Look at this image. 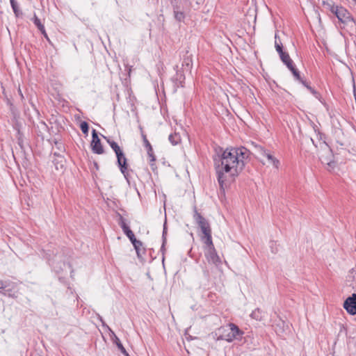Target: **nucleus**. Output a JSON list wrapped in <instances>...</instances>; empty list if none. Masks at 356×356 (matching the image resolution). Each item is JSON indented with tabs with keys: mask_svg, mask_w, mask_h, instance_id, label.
<instances>
[{
	"mask_svg": "<svg viewBox=\"0 0 356 356\" xmlns=\"http://www.w3.org/2000/svg\"><path fill=\"white\" fill-rule=\"evenodd\" d=\"M249 156L250 151L244 147H227L213 156L217 180L222 193L244 169Z\"/></svg>",
	"mask_w": 356,
	"mask_h": 356,
	"instance_id": "1",
	"label": "nucleus"
},
{
	"mask_svg": "<svg viewBox=\"0 0 356 356\" xmlns=\"http://www.w3.org/2000/svg\"><path fill=\"white\" fill-rule=\"evenodd\" d=\"M311 142L318 147L319 159L322 164L325 165L326 169L331 172L336 166V162L334 160V154L332 149L326 143L325 141H321L319 143L318 147L314 144V141L312 138H310Z\"/></svg>",
	"mask_w": 356,
	"mask_h": 356,
	"instance_id": "2",
	"label": "nucleus"
},
{
	"mask_svg": "<svg viewBox=\"0 0 356 356\" xmlns=\"http://www.w3.org/2000/svg\"><path fill=\"white\" fill-rule=\"evenodd\" d=\"M224 332L220 339L227 342H232L235 339H239L243 334V332L237 325L234 323H229L227 327L223 328Z\"/></svg>",
	"mask_w": 356,
	"mask_h": 356,
	"instance_id": "3",
	"label": "nucleus"
},
{
	"mask_svg": "<svg viewBox=\"0 0 356 356\" xmlns=\"http://www.w3.org/2000/svg\"><path fill=\"white\" fill-rule=\"evenodd\" d=\"M327 6H329L331 13L334 14L339 21L343 24L353 17L352 15L342 6H339L332 3H328Z\"/></svg>",
	"mask_w": 356,
	"mask_h": 356,
	"instance_id": "4",
	"label": "nucleus"
},
{
	"mask_svg": "<svg viewBox=\"0 0 356 356\" xmlns=\"http://www.w3.org/2000/svg\"><path fill=\"white\" fill-rule=\"evenodd\" d=\"M115 154L117 157V163L120 170L124 175L127 182H129V173L128 170L127 159L121 149L117 152Z\"/></svg>",
	"mask_w": 356,
	"mask_h": 356,
	"instance_id": "5",
	"label": "nucleus"
},
{
	"mask_svg": "<svg viewBox=\"0 0 356 356\" xmlns=\"http://www.w3.org/2000/svg\"><path fill=\"white\" fill-rule=\"evenodd\" d=\"M193 218L198 227L200 228L203 234L211 233V229L209 221L198 213L196 209L194 211Z\"/></svg>",
	"mask_w": 356,
	"mask_h": 356,
	"instance_id": "6",
	"label": "nucleus"
},
{
	"mask_svg": "<svg viewBox=\"0 0 356 356\" xmlns=\"http://www.w3.org/2000/svg\"><path fill=\"white\" fill-rule=\"evenodd\" d=\"M92 151L95 154H102L104 152V148L101 140L98 137L97 131L95 129L92 131V140L90 143Z\"/></svg>",
	"mask_w": 356,
	"mask_h": 356,
	"instance_id": "7",
	"label": "nucleus"
},
{
	"mask_svg": "<svg viewBox=\"0 0 356 356\" xmlns=\"http://www.w3.org/2000/svg\"><path fill=\"white\" fill-rule=\"evenodd\" d=\"M204 256L209 263L218 266L221 264V259L217 254L215 247L204 250Z\"/></svg>",
	"mask_w": 356,
	"mask_h": 356,
	"instance_id": "8",
	"label": "nucleus"
},
{
	"mask_svg": "<svg viewBox=\"0 0 356 356\" xmlns=\"http://www.w3.org/2000/svg\"><path fill=\"white\" fill-rule=\"evenodd\" d=\"M343 307L348 314H356V293L346 298L343 302Z\"/></svg>",
	"mask_w": 356,
	"mask_h": 356,
	"instance_id": "9",
	"label": "nucleus"
},
{
	"mask_svg": "<svg viewBox=\"0 0 356 356\" xmlns=\"http://www.w3.org/2000/svg\"><path fill=\"white\" fill-rule=\"evenodd\" d=\"M258 152L260 155L266 157L268 160V162L272 164L275 168L277 169L279 168L280 161L277 159L273 155H272L269 151L259 146L258 147Z\"/></svg>",
	"mask_w": 356,
	"mask_h": 356,
	"instance_id": "10",
	"label": "nucleus"
},
{
	"mask_svg": "<svg viewBox=\"0 0 356 356\" xmlns=\"http://www.w3.org/2000/svg\"><path fill=\"white\" fill-rule=\"evenodd\" d=\"M118 216H119L118 225L122 228L124 234L127 236V238L131 242L132 240H134L136 238L134 234L131 230L129 227L127 225V223L125 222V219L120 214H118Z\"/></svg>",
	"mask_w": 356,
	"mask_h": 356,
	"instance_id": "11",
	"label": "nucleus"
},
{
	"mask_svg": "<svg viewBox=\"0 0 356 356\" xmlns=\"http://www.w3.org/2000/svg\"><path fill=\"white\" fill-rule=\"evenodd\" d=\"M343 29H346L350 34L356 33V22L352 17L343 24Z\"/></svg>",
	"mask_w": 356,
	"mask_h": 356,
	"instance_id": "12",
	"label": "nucleus"
},
{
	"mask_svg": "<svg viewBox=\"0 0 356 356\" xmlns=\"http://www.w3.org/2000/svg\"><path fill=\"white\" fill-rule=\"evenodd\" d=\"M201 241L203 242L204 246V250L205 249H209V248H213L214 245L212 241V236L211 233H208L206 234H203V236L201 237Z\"/></svg>",
	"mask_w": 356,
	"mask_h": 356,
	"instance_id": "13",
	"label": "nucleus"
},
{
	"mask_svg": "<svg viewBox=\"0 0 356 356\" xmlns=\"http://www.w3.org/2000/svg\"><path fill=\"white\" fill-rule=\"evenodd\" d=\"M111 336H113V343L116 344L118 349L120 350V352L124 355L125 356H129L128 353L127 352L126 349L124 348L123 345L122 344L120 339L115 335L114 332L111 331Z\"/></svg>",
	"mask_w": 356,
	"mask_h": 356,
	"instance_id": "14",
	"label": "nucleus"
},
{
	"mask_svg": "<svg viewBox=\"0 0 356 356\" xmlns=\"http://www.w3.org/2000/svg\"><path fill=\"white\" fill-rule=\"evenodd\" d=\"M178 6H174V8H173L174 16H175V18L176 19V20H177L179 22H181L185 18V14L183 10H180Z\"/></svg>",
	"mask_w": 356,
	"mask_h": 356,
	"instance_id": "15",
	"label": "nucleus"
},
{
	"mask_svg": "<svg viewBox=\"0 0 356 356\" xmlns=\"http://www.w3.org/2000/svg\"><path fill=\"white\" fill-rule=\"evenodd\" d=\"M250 317L257 321H261L264 317V312L261 309L257 308L252 311Z\"/></svg>",
	"mask_w": 356,
	"mask_h": 356,
	"instance_id": "16",
	"label": "nucleus"
},
{
	"mask_svg": "<svg viewBox=\"0 0 356 356\" xmlns=\"http://www.w3.org/2000/svg\"><path fill=\"white\" fill-rule=\"evenodd\" d=\"M279 55L281 60L286 65V67L293 63L287 52L283 51Z\"/></svg>",
	"mask_w": 356,
	"mask_h": 356,
	"instance_id": "17",
	"label": "nucleus"
},
{
	"mask_svg": "<svg viewBox=\"0 0 356 356\" xmlns=\"http://www.w3.org/2000/svg\"><path fill=\"white\" fill-rule=\"evenodd\" d=\"M36 128L38 129L37 131L38 136H42L43 133L46 132L48 129L47 125L43 121L40 122L39 124H37Z\"/></svg>",
	"mask_w": 356,
	"mask_h": 356,
	"instance_id": "18",
	"label": "nucleus"
},
{
	"mask_svg": "<svg viewBox=\"0 0 356 356\" xmlns=\"http://www.w3.org/2000/svg\"><path fill=\"white\" fill-rule=\"evenodd\" d=\"M288 69L292 72L294 78L298 81L301 80V76L300 74V72L296 68L295 65L293 64L290 65L287 67Z\"/></svg>",
	"mask_w": 356,
	"mask_h": 356,
	"instance_id": "19",
	"label": "nucleus"
},
{
	"mask_svg": "<svg viewBox=\"0 0 356 356\" xmlns=\"http://www.w3.org/2000/svg\"><path fill=\"white\" fill-rule=\"evenodd\" d=\"M168 140L172 143V145H177L180 142L181 138H180V136L179 134L175 133V134H171L169 136Z\"/></svg>",
	"mask_w": 356,
	"mask_h": 356,
	"instance_id": "20",
	"label": "nucleus"
},
{
	"mask_svg": "<svg viewBox=\"0 0 356 356\" xmlns=\"http://www.w3.org/2000/svg\"><path fill=\"white\" fill-rule=\"evenodd\" d=\"M166 235H167V227H166V222H165L164 225H163V234H162L163 243H162V245L161 248V251L163 252V254L164 253L165 244L166 243V240H167Z\"/></svg>",
	"mask_w": 356,
	"mask_h": 356,
	"instance_id": "21",
	"label": "nucleus"
},
{
	"mask_svg": "<svg viewBox=\"0 0 356 356\" xmlns=\"http://www.w3.org/2000/svg\"><path fill=\"white\" fill-rule=\"evenodd\" d=\"M10 2L15 15L17 17L19 16L22 14V12L19 9L17 2L15 0H10Z\"/></svg>",
	"mask_w": 356,
	"mask_h": 356,
	"instance_id": "22",
	"label": "nucleus"
},
{
	"mask_svg": "<svg viewBox=\"0 0 356 356\" xmlns=\"http://www.w3.org/2000/svg\"><path fill=\"white\" fill-rule=\"evenodd\" d=\"M33 22L34 24L37 26V28L40 31H44V26L41 23L40 19L37 17V15L35 14H34V16H33Z\"/></svg>",
	"mask_w": 356,
	"mask_h": 356,
	"instance_id": "23",
	"label": "nucleus"
},
{
	"mask_svg": "<svg viewBox=\"0 0 356 356\" xmlns=\"http://www.w3.org/2000/svg\"><path fill=\"white\" fill-rule=\"evenodd\" d=\"M278 36H277V34L275 33V49L276 51H277V53L279 54H280L281 53H282L284 51H283V46H282V44L281 42H278L277 39Z\"/></svg>",
	"mask_w": 356,
	"mask_h": 356,
	"instance_id": "24",
	"label": "nucleus"
},
{
	"mask_svg": "<svg viewBox=\"0 0 356 356\" xmlns=\"http://www.w3.org/2000/svg\"><path fill=\"white\" fill-rule=\"evenodd\" d=\"M193 63L192 59L189 56H186L184 58L182 62V67L188 69H191L192 67Z\"/></svg>",
	"mask_w": 356,
	"mask_h": 356,
	"instance_id": "25",
	"label": "nucleus"
},
{
	"mask_svg": "<svg viewBox=\"0 0 356 356\" xmlns=\"http://www.w3.org/2000/svg\"><path fill=\"white\" fill-rule=\"evenodd\" d=\"M141 135H142L144 146L146 147L147 151L152 152V147L150 143L149 142V140H147L146 135L143 132H142Z\"/></svg>",
	"mask_w": 356,
	"mask_h": 356,
	"instance_id": "26",
	"label": "nucleus"
},
{
	"mask_svg": "<svg viewBox=\"0 0 356 356\" xmlns=\"http://www.w3.org/2000/svg\"><path fill=\"white\" fill-rule=\"evenodd\" d=\"M80 129L84 134L88 135V130H89V125L87 122H85V121L81 122L80 124Z\"/></svg>",
	"mask_w": 356,
	"mask_h": 356,
	"instance_id": "27",
	"label": "nucleus"
},
{
	"mask_svg": "<svg viewBox=\"0 0 356 356\" xmlns=\"http://www.w3.org/2000/svg\"><path fill=\"white\" fill-rule=\"evenodd\" d=\"M270 248L271 252L274 254H276L278 251V248L277 246V243L275 241H270Z\"/></svg>",
	"mask_w": 356,
	"mask_h": 356,
	"instance_id": "28",
	"label": "nucleus"
},
{
	"mask_svg": "<svg viewBox=\"0 0 356 356\" xmlns=\"http://www.w3.org/2000/svg\"><path fill=\"white\" fill-rule=\"evenodd\" d=\"M131 243L135 249H137V248H140L143 245V243L140 241L137 240L136 238L132 240Z\"/></svg>",
	"mask_w": 356,
	"mask_h": 356,
	"instance_id": "29",
	"label": "nucleus"
},
{
	"mask_svg": "<svg viewBox=\"0 0 356 356\" xmlns=\"http://www.w3.org/2000/svg\"><path fill=\"white\" fill-rule=\"evenodd\" d=\"M147 154H148L149 157L150 158V162L152 163H150V165L152 166H153L154 165L153 162L155 161L156 158H155V156L154 155L153 149L152 148V152L147 151Z\"/></svg>",
	"mask_w": 356,
	"mask_h": 356,
	"instance_id": "30",
	"label": "nucleus"
},
{
	"mask_svg": "<svg viewBox=\"0 0 356 356\" xmlns=\"http://www.w3.org/2000/svg\"><path fill=\"white\" fill-rule=\"evenodd\" d=\"M7 287V284L5 282L0 280V293L3 294L4 296H6V291H2L1 290L5 289Z\"/></svg>",
	"mask_w": 356,
	"mask_h": 356,
	"instance_id": "31",
	"label": "nucleus"
},
{
	"mask_svg": "<svg viewBox=\"0 0 356 356\" xmlns=\"http://www.w3.org/2000/svg\"><path fill=\"white\" fill-rule=\"evenodd\" d=\"M177 80L179 81V83H176L177 86L179 87L180 86L182 87L183 86L181 85L182 79H184V77L183 74H179V73L177 72Z\"/></svg>",
	"mask_w": 356,
	"mask_h": 356,
	"instance_id": "32",
	"label": "nucleus"
},
{
	"mask_svg": "<svg viewBox=\"0 0 356 356\" xmlns=\"http://www.w3.org/2000/svg\"><path fill=\"white\" fill-rule=\"evenodd\" d=\"M111 147L115 152V153H116L117 152H118L120 149V146L118 145V144L116 142H114L112 144H111Z\"/></svg>",
	"mask_w": 356,
	"mask_h": 356,
	"instance_id": "33",
	"label": "nucleus"
},
{
	"mask_svg": "<svg viewBox=\"0 0 356 356\" xmlns=\"http://www.w3.org/2000/svg\"><path fill=\"white\" fill-rule=\"evenodd\" d=\"M305 87H306L308 89V87H310V86L308 84V83L305 81H304L302 79L299 81Z\"/></svg>",
	"mask_w": 356,
	"mask_h": 356,
	"instance_id": "34",
	"label": "nucleus"
},
{
	"mask_svg": "<svg viewBox=\"0 0 356 356\" xmlns=\"http://www.w3.org/2000/svg\"><path fill=\"white\" fill-rule=\"evenodd\" d=\"M125 70H127L128 72L129 76H130L131 71V66H130L129 65H125Z\"/></svg>",
	"mask_w": 356,
	"mask_h": 356,
	"instance_id": "35",
	"label": "nucleus"
},
{
	"mask_svg": "<svg viewBox=\"0 0 356 356\" xmlns=\"http://www.w3.org/2000/svg\"><path fill=\"white\" fill-rule=\"evenodd\" d=\"M103 137L106 140V142L109 144L110 146H111V144H112L113 143L115 142V141L111 140L109 138H107L106 136H103Z\"/></svg>",
	"mask_w": 356,
	"mask_h": 356,
	"instance_id": "36",
	"label": "nucleus"
},
{
	"mask_svg": "<svg viewBox=\"0 0 356 356\" xmlns=\"http://www.w3.org/2000/svg\"><path fill=\"white\" fill-rule=\"evenodd\" d=\"M55 143H56V145H58V149L59 150H61V151H62V150L63 149V148H64V147H63V145H62L61 143H58V142H56Z\"/></svg>",
	"mask_w": 356,
	"mask_h": 356,
	"instance_id": "37",
	"label": "nucleus"
},
{
	"mask_svg": "<svg viewBox=\"0 0 356 356\" xmlns=\"http://www.w3.org/2000/svg\"><path fill=\"white\" fill-rule=\"evenodd\" d=\"M308 90H309L312 94H314V95L316 93V90H315L314 88H312L311 86H310V87H308Z\"/></svg>",
	"mask_w": 356,
	"mask_h": 356,
	"instance_id": "38",
	"label": "nucleus"
},
{
	"mask_svg": "<svg viewBox=\"0 0 356 356\" xmlns=\"http://www.w3.org/2000/svg\"><path fill=\"white\" fill-rule=\"evenodd\" d=\"M18 92H19V95L21 99H24V95H23V93H22V90H21V89L19 88L18 89Z\"/></svg>",
	"mask_w": 356,
	"mask_h": 356,
	"instance_id": "39",
	"label": "nucleus"
},
{
	"mask_svg": "<svg viewBox=\"0 0 356 356\" xmlns=\"http://www.w3.org/2000/svg\"><path fill=\"white\" fill-rule=\"evenodd\" d=\"M40 31L42 33V35H43L46 38H47V39H48L47 34V33H46V31H45V29H44V31Z\"/></svg>",
	"mask_w": 356,
	"mask_h": 356,
	"instance_id": "40",
	"label": "nucleus"
},
{
	"mask_svg": "<svg viewBox=\"0 0 356 356\" xmlns=\"http://www.w3.org/2000/svg\"><path fill=\"white\" fill-rule=\"evenodd\" d=\"M40 31L42 33V35H43L46 38H47V39H48L47 34V33H46V31H45V29H44V31Z\"/></svg>",
	"mask_w": 356,
	"mask_h": 356,
	"instance_id": "41",
	"label": "nucleus"
},
{
	"mask_svg": "<svg viewBox=\"0 0 356 356\" xmlns=\"http://www.w3.org/2000/svg\"><path fill=\"white\" fill-rule=\"evenodd\" d=\"M54 156H57V157H60V155L59 153H57V152H54Z\"/></svg>",
	"mask_w": 356,
	"mask_h": 356,
	"instance_id": "42",
	"label": "nucleus"
},
{
	"mask_svg": "<svg viewBox=\"0 0 356 356\" xmlns=\"http://www.w3.org/2000/svg\"><path fill=\"white\" fill-rule=\"evenodd\" d=\"M318 134L319 135L320 140H322L323 134L321 133H320V132H318Z\"/></svg>",
	"mask_w": 356,
	"mask_h": 356,
	"instance_id": "43",
	"label": "nucleus"
},
{
	"mask_svg": "<svg viewBox=\"0 0 356 356\" xmlns=\"http://www.w3.org/2000/svg\"><path fill=\"white\" fill-rule=\"evenodd\" d=\"M136 253H138V250H140V248H137V249H135Z\"/></svg>",
	"mask_w": 356,
	"mask_h": 356,
	"instance_id": "44",
	"label": "nucleus"
},
{
	"mask_svg": "<svg viewBox=\"0 0 356 356\" xmlns=\"http://www.w3.org/2000/svg\"><path fill=\"white\" fill-rule=\"evenodd\" d=\"M137 255H138V257H140V250H138V253H137Z\"/></svg>",
	"mask_w": 356,
	"mask_h": 356,
	"instance_id": "45",
	"label": "nucleus"
},
{
	"mask_svg": "<svg viewBox=\"0 0 356 356\" xmlns=\"http://www.w3.org/2000/svg\"><path fill=\"white\" fill-rule=\"evenodd\" d=\"M353 1H354L355 4L356 6V0H353Z\"/></svg>",
	"mask_w": 356,
	"mask_h": 356,
	"instance_id": "46",
	"label": "nucleus"
}]
</instances>
